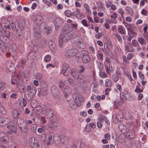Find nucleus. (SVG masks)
<instances>
[{"instance_id":"28","label":"nucleus","mask_w":148,"mask_h":148,"mask_svg":"<svg viewBox=\"0 0 148 148\" xmlns=\"http://www.w3.org/2000/svg\"><path fill=\"white\" fill-rule=\"evenodd\" d=\"M125 26L127 28L128 32L133 31V26L130 24L126 23L125 24Z\"/></svg>"},{"instance_id":"40","label":"nucleus","mask_w":148,"mask_h":148,"mask_svg":"<svg viewBox=\"0 0 148 148\" xmlns=\"http://www.w3.org/2000/svg\"><path fill=\"white\" fill-rule=\"evenodd\" d=\"M65 14L68 17H69L72 15V12L69 10H67L64 12Z\"/></svg>"},{"instance_id":"47","label":"nucleus","mask_w":148,"mask_h":148,"mask_svg":"<svg viewBox=\"0 0 148 148\" xmlns=\"http://www.w3.org/2000/svg\"><path fill=\"white\" fill-rule=\"evenodd\" d=\"M138 74L139 77L141 79L144 80L145 79L144 75L141 71H139Z\"/></svg>"},{"instance_id":"17","label":"nucleus","mask_w":148,"mask_h":148,"mask_svg":"<svg viewBox=\"0 0 148 148\" xmlns=\"http://www.w3.org/2000/svg\"><path fill=\"white\" fill-rule=\"evenodd\" d=\"M40 139L42 141L41 144V147L42 148H46V135L44 134H41Z\"/></svg>"},{"instance_id":"30","label":"nucleus","mask_w":148,"mask_h":148,"mask_svg":"<svg viewBox=\"0 0 148 148\" xmlns=\"http://www.w3.org/2000/svg\"><path fill=\"white\" fill-rule=\"evenodd\" d=\"M93 86L92 89V91L94 93L97 92L98 88V84L96 82H94L93 83Z\"/></svg>"},{"instance_id":"38","label":"nucleus","mask_w":148,"mask_h":148,"mask_svg":"<svg viewBox=\"0 0 148 148\" xmlns=\"http://www.w3.org/2000/svg\"><path fill=\"white\" fill-rule=\"evenodd\" d=\"M99 76L101 78H105L106 77H107L108 76L106 73L103 71H101L99 73Z\"/></svg>"},{"instance_id":"18","label":"nucleus","mask_w":148,"mask_h":148,"mask_svg":"<svg viewBox=\"0 0 148 148\" xmlns=\"http://www.w3.org/2000/svg\"><path fill=\"white\" fill-rule=\"evenodd\" d=\"M68 66L69 65L67 64L64 63L63 65L62 69L61 72L62 74H63L66 77L68 76V74L66 73V71Z\"/></svg>"},{"instance_id":"63","label":"nucleus","mask_w":148,"mask_h":148,"mask_svg":"<svg viewBox=\"0 0 148 148\" xmlns=\"http://www.w3.org/2000/svg\"><path fill=\"white\" fill-rule=\"evenodd\" d=\"M104 137L106 140H109L110 138V135L109 134L107 133L104 135Z\"/></svg>"},{"instance_id":"64","label":"nucleus","mask_w":148,"mask_h":148,"mask_svg":"<svg viewBox=\"0 0 148 148\" xmlns=\"http://www.w3.org/2000/svg\"><path fill=\"white\" fill-rule=\"evenodd\" d=\"M89 125L90 127L92 129H94L96 127V124L95 123H89Z\"/></svg>"},{"instance_id":"10","label":"nucleus","mask_w":148,"mask_h":148,"mask_svg":"<svg viewBox=\"0 0 148 148\" xmlns=\"http://www.w3.org/2000/svg\"><path fill=\"white\" fill-rule=\"evenodd\" d=\"M62 138L67 139L66 136L63 135H59L57 134H55L53 137V139L55 141V143H59L60 141L62 142H64Z\"/></svg>"},{"instance_id":"54","label":"nucleus","mask_w":148,"mask_h":148,"mask_svg":"<svg viewBox=\"0 0 148 148\" xmlns=\"http://www.w3.org/2000/svg\"><path fill=\"white\" fill-rule=\"evenodd\" d=\"M116 118L120 122H122L123 121V119L122 116H121L120 117L119 116V114H117L116 116Z\"/></svg>"},{"instance_id":"44","label":"nucleus","mask_w":148,"mask_h":148,"mask_svg":"<svg viewBox=\"0 0 148 148\" xmlns=\"http://www.w3.org/2000/svg\"><path fill=\"white\" fill-rule=\"evenodd\" d=\"M36 78L38 80H41L42 78V75L40 73H37L36 75Z\"/></svg>"},{"instance_id":"13","label":"nucleus","mask_w":148,"mask_h":148,"mask_svg":"<svg viewBox=\"0 0 148 148\" xmlns=\"http://www.w3.org/2000/svg\"><path fill=\"white\" fill-rule=\"evenodd\" d=\"M48 46L50 50L53 52H56L57 50L56 46L52 40L48 42Z\"/></svg>"},{"instance_id":"1","label":"nucleus","mask_w":148,"mask_h":148,"mask_svg":"<svg viewBox=\"0 0 148 148\" xmlns=\"http://www.w3.org/2000/svg\"><path fill=\"white\" fill-rule=\"evenodd\" d=\"M73 35L72 33L62 34L59 36L58 45L60 48L62 47L63 43H65L71 39Z\"/></svg>"},{"instance_id":"12","label":"nucleus","mask_w":148,"mask_h":148,"mask_svg":"<svg viewBox=\"0 0 148 148\" xmlns=\"http://www.w3.org/2000/svg\"><path fill=\"white\" fill-rule=\"evenodd\" d=\"M62 20L60 18L57 17L55 18L54 22L56 30H58L60 28L62 24Z\"/></svg>"},{"instance_id":"26","label":"nucleus","mask_w":148,"mask_h":148,"mask_svg":"<svg viewBox=\"0 0 148 148\" xmlns=\"http://www.w3.org/2000/svg\"><path fill=\"white\" fill-rule=\"evenodd\" d=\"M126 10L127 14L130 16H132L133 14V11L132 9L130 7L127 6L126 7Z\"/></svg>"},{"instance_id":"43","label":"nucleus","mask_w":148,"mask_h":148,"mask_svg":"<svg viewBox=\"0 0 148 148\" xmlns=\"http://www.w3.org/2000/svg\"><path fill=\"white\" fill-rule=\"evenodd\" d=\"M75 57L76 58L78 59L80 58L82 56L81 55H82V51L81 52H79L78 51L76 53H75Z\"/></svg>"},{"instance_id":"46","label":"nucleus","mask_w":148,"mask_h":148,"mask_svg":"<svg viewBox=\"0 0 148 148\" xmlns=\"http://www.w3.org/2000/svg\"><path fill=\"white\" fill-rule=\"evenodd\" d=\"M134 92H136L137 93H139L140 92H143V90L142 89L139 88L138 86H137L134 90Z\"/></svg>"},{"instance_id":"24","label":"nucleus","mask_w":148,"mask_h":148,"mask_svg":"<svg viewBox=\"0 0 148 148\" xmlns=\"http://www.w3.org/2000/svg\"><path fill=\"white\" fill-rule=\"evenodd\" d=\"M98 8L100 9L101 11H104L105 10V8L104 4L101 2L98 1L97 3Z\"/></svg>"},{"instance_id":"52","label":"nucleus","mask_w":148,"mask_h":148,"mask_svg":"<svg viewBox=\"0 0 148 148\" xmlns=\"http://www.w3.org/2000/svg\"><path fill=\"white\" fill-rule=\"evenodd\" d=\"M77 80H78L77 81H78V82L80 84L84 83V81H85L84 80V79H83V78L82 77V78H80V77H78V78H77Z\"/></svg>"},{"instance_id":"53","label":"nucleus","mask_w":148,"mask_h":148,"mask_svg":"<svg viewBox=\"0 0 148 148\" xmlns=\"http://www.w3.org/2000/svg\"><path fill=\"white\" fill-rule=\"evenodd\" d=\"M141 13L143 15H145V16H147L148 15V12L147 11L144 9H143L141 11Z\"/></svg>"},{"instance_id":"60","label":"nucleus","mask_w":148,"mask_h":148,"mask_svg":"<svg viewBox=\"0 0 148 148\" xmlns=\"http://www.w3.org/2000/svg\"><path fill=\"white\" fill-rule=\"evenodd\" d=\"M115 36L117 38L119 41H122V38L119 35L116 33L115 34Z\"/></svg>"},{"instance_id":"19","label":"nucleus","mask_w":148,"mask_h":148,"mask_svg":"<svg viewBox=\"0 0 148 148\" xmlns=\"http://www.w3.org/2000/svg\"><path fill=\"white\" fill-rule=\"evenodd\" d=\"M73 31V29L71 26H65L63 30V34H67Z\"/></svg>"},{"instance_id":"50","label":"nucleus","mask_w":148,"mask_h":148,"mask_svg":"<svg viewBox=\"0 0 148 148\" xmlns=\"http://www.w3.org/2000/svg\"><path fill=\"white\" fill-rule=\"evenodd\" d=\"M132 44L133 46L134 47H137L138 46H139L138 44V43L137 41H136V40H133L132 41Z\"/></svg>"},{"instance_id":"23","label":"nucleus","mask_w":148,"mask_h":148,"mask_svg":"<svg viewBox=\"0 0 148 148\" xmlns=\"http://www.w3.org/2000/svg\"><path fill=\"white\" fill-rule=\"evenodd\" d=\"M12 114L14 119H17L18 118L20 114V113L18 110L15 109L13 110Z\"/></svg>"},{"instance_id":"5","label":"nucleus","mask_w":148,"mask_h":148,"mask_svg":"<svg viewBox=\"0 0 148 148\" xmlns=\"http://www.w3.org/2000/svg\"><path fill=\"white\" fill-rule=\"evenodd\" d=\"M82 53L83 55L82 57V61L84 63H87L90 62L91 60V58L88 54L89 52L86 50L82 51Z\"/></svg>"},{"instance_id":"20","label":"nucleus","mask_w":148,"mask_h":148,"mask_svg":"<svg viewBox=\"0 0 148 148\" xmlns=\"http://www.w3.org/2000/svg\"><path fill=\"white\" fill-rule=\"evenodd\" d=\"M54 139L52 135H49L47 139V145H50L53 144Z\"/></svg>"},{"instance_id":"56","label":"nucleus","mask_w":148,"mask_h":148,"mask_svg":"<svg viewBox=\"0 0 148 148\" xmlns=\"http://www.w3.org/2000/svg\"><path fill=\"white\" fill-rule=\"evenodd\" d=\"M89 49L91 53H92L93 54H95V49L94 47L92 46H89Z\"/></svg>"},{"instance_id":"3","label":"nucleus","mask_w":148,"mask_h":148,"mask_svg":"<svg viewBox=\"0 0 148 148\" xmlns=\"http://www.w3.org/2000/svg\"><path fill=\"white\" fill-rule=\"evenodd\" d=\"M73 98L74 103L78 107H80L81 106L82 102H83L84 101V97L77 93H75L73 94Z\"/></svg>"},{"instance_id":"49","label":"nucleus","mask_w":148,"mask_h":148,"mask_svg":"<svg viewBox=\"0 0 148 148\" xmlns=\"http://www.w3.org/2000/svg\"><path fill=\"white\" fill-rule=\"evenodd\" d=\"M19 128L22 131L24 132H26L28 130L27 127L26 126H20Z\"/></svg>"},{"instance_id":"62","label":"nucleus","mask_w":148,"mask_h":148,"mask_svg":"<svg viewBox=\"0 0 148 148\" xmlns=\"http://www.w3.org/2000/svg\"><path fill=\"white\" fill-rule=\"evenodd\" d=\"M82 23L84 26L88 27L87 23L85 19L82 20Z\"/></svg>"},{"instance_id":"51","label":"nucleus","mask_w":148,"mask_h":148,"mask_svg":"<svg viewBox=\"0 0 148 148\" xmlns=\"http://www.w3.org/2000/svg\"><path fill=\"white\" fill-rule=\"evenodd\" d=\"M70 106L71 108L73 110H75L77 108V106L76 105H75L74 103H72L70 104Z\"/></svg>"},{"instance_id":"55","label":"nucleus","mask_w":148,"mask_h":148,"mask_svg":"<svg viewBox=\"0 0 148 148\" xmlns=\"http://www.w3.org/2000/svg\"><path fill=\"white\" fill-rule=\"evenodd\" d=\"M123 60V61L127 64H129L130 62L129 61L126 59V57L125 55H123L122 56Z\"/></svg>"},{"instance_id":"41","label":"nucleus","mask_w":148,"mask_h":148,"mask_svg":"<svg viewBox=\"0 0 148 148\" xmlns=\"http://www.w3.org/2000/svg\"><path fill=\"white\" fill-rule=\"evenodd\" d=\"M125 50L128 52H133L134 51V49L132 47L127 46L125 47Z\"/></svg>"},{"instance_id":"48","label":"nucleus","mask_w":148,"mask_h":148,"mask_svg":"<svg viewBox=\"0 0 148 148\" xmlns=\"http://www.w3.org/2000/svg\"><path fill=\"white\" fill-rule=\"evenodd\" d=\"M110 16L111 20H114L117 17V14L116 13H114Z\"/></svg>"},{"instance_id":"39","label":"nucleus","mask_w":148,"mask_h":148,"mask_svg":"<svg viewBox=\"0 0 148 148\" xmlns=\"http://www.w3.org/2000/svg\"><path fill=\"white\" fill-rule=\"evenodd\" d=\"M118 12L121 14L122 18H123L124 15V12L123 9L121 8H119L118 10Z\"/></svg>"},{"instance_id":"42","label":"nucleus","mask_w":148,"mask_h":148,"mask_svg":"<svg viewBox=\"0 0 148 148\" xmlns=\"http://www.w3.org/2000/svg\"><path fill=\"white\" fill-rule=\"evenodd\" d=\"M106 98V96L104 95H103L101 96H100L99 95H97L96 98L98 101H99L101 100V99L103 100L105 99Z\"/></svg>"},{"instance_id":"34","label":"nucleus","mask_w":148,"mask_h":148,"mask_svg":"<svg viewBox=\"0 0 148 148\" xmlns=\"http://www.w3.org/2000/svg\"><path fill=\"white\" fill-rule=\"evenodd\" d=\"M127 76V77L129 80L130 81L131 83L133 84H134L135 83V81L133 79L132 76L129 73H127L126 74Z\"/></svg>"},{"instance_id":"37","label":"nucleus","mask_w":148,"mask_h":148,"mask_svg":"<svg viewBox=\"0 0 148 148\" xmlns=\"http://www.w3.org/2000/svg\"><path fill=\"white\" fill-rule=\"evenodd\" d=\"M36 20L37 21V23L38 24L41 23L42 21V18L40 16H38L36 17Z\"/></svg>"},{"instance_id":"58","label":"nucleus","mask_w":148,"mask_h":148,"mask_svg":"<svg viewBox=\"0 0 148 148\" xmlns=\"http://www.w3.org/2000/svg\"><path fill=\"white\" fill-rule=\"evenodd\" d=\"M134 54L132 53H129L127 55V59L128 60H130L134 57Z\"/></svg>"},{"instance_id":"14","label":"nucleus","mask_w":148,"mask_h":148,"mask_svg":"<svg viewBox=\"0 0 148 148\" xmlns=\"http://www.w3.org/2000/svg\"><path fill=\"white\" fill-rule=\"evenodd\" d=\"M27 90L29 94H32L34 95L36 92V89L35 88H33L32 89L30 85H28L27 87Z\"/></svg>"},{"instance_id":"16","label":"nucleus","mask_w":148,"mask_h":148,"mask_svg":"<svg viewBox=\"0 0 148 148\" xmlns=\"http://www.w3.org/2000/svg\"><path fill=\"white\" fill-rule=\"evenodd\" d=\"M71 90L70 88L66 87L64 90L63 93L65 98H68L71 93Z\"/></svg>"},{"instance_id":"15","label":"nucleus","mask_w":148,"mask_h":148,"mask_svg":"<svg viewBox=\"0 0 148 148\" xmlns=\"http://www.w3.org/2000/svg\"><path fill=\"white\" fill-rule=\"evenodd\" d=\"M0 140L4 143H7L8 142L6 135L3 132H1L0 133Z\"/></svg>"},{"instance_id":"25","label":"nucleus","mask_w":148,"mask_h":148,"mask_svg":"<svg viewBox=\"0 0 148 148\" xmlns=\"http://www.w3.org/2000/svg\"><path fill=\"white\" fill-rule=\"evenodd\" d=\"M97 56L99 60L103 61V56L102 52L100 51H98L97 53Z\"/></svg>"},{"instance_id":"59","label":"nucleus","mask_w":148,"mask_h":148,"mask_svg":"<svg viewBox=\"0 0 148 148\" xmlns=\"http://www.w3.org/2000/svg\"><path fill=\"white\" fill-rule=\"evenodd\" d=\"M138 41L141 45H143L145 41L144 39L141 38H138Z\"/></svg>"},{"instance_id":"57","label":"nucleus","mask_w":148,"mask_h":148,"mask_svg":"<svg viewBox=\"0 0 148 148\" xmlns=\"http://www.w3.org/2000/svg\"><path fill=\"white\" fill-rule=\"evenodd\" d=\"M79 73H83L85 69V67L83 66H79Z\"/></svg>"},{"instance_id":"21","label":"nucleus","mask_w":148,"mask_h":148,"mask_svg":"<svg viewBox=\"0 0 148 148\" xmlns=\"http://www.w3.org/2000/svg\"><path fill=\"white\" fill-rule=\"evenodd\" d=\"M51 92L54 97H56L59 95L58 91V89L55 86H53L51 88Z\"/></svg>"},{"instance_id":"45","label":"nucleus","mask_w":148,"mask_h":148,"mask_svg":"<svg viewBox=\"0 0 148 148\" xmlns=\"http://www.w3.org/2000/svg\"><path fill=\"white\" fill-rule=\"evenodd\" d=\"M112 78L113 80L115 82H117L119 79V77L118 76L116 75H113Z\"/></svg>"},{"instance_id":"35","label":"nucleus","mask_w":148,"mask_h":148,"mask_svg":"<svg viewBox=\"0 0 148 148\" xmlns=\"http://www.w3.org/2000/svg\"><path fill=\"white\" fill-rule=\"evenodd\" d=\"M129 36H131V37L134 38L137 35V33L133 32V31L128 32Z\"/></svg>"},{"instance_id":"36","label":"nucleus","mask_w":148,"mask_h":148,"mask_svg":"<svg viewBox=\"0 0 148 148\" xmlns=\"http://www.w3.org/2000/svg\"><path fill=\"white\" fill-rule=\"evenodd\" d=\"M105 85L107 87L111 86L112 84L111 81L109 79H106L105 80Z\"/></svg>"},{"instance_id":"4","label":"nucleus","mask_w":148,"mask_h":148,"mask_svg":"<svg viewBox=\"0 0 148 148\" xmlns=\"http://www.w3.org/2000/svg\"><path fill=\"white\" fill-rule=\"evenodd\" d=\"M121 100L123 103L126 102L127 100L131 97L130 94L127 91L124 90L120 94Z\"/></svg>"},{"instance_id":"7","label":"nucleus","mask_w":148,"mask_h":148,"mask_svg":"<svg viewBox=\"0 0 148 148\" xmlns=\"http://www.w3.org/2000/svg\"><path fill=\"white\" fill-rule=\"evenodd\" d=\"M29 143L30 146L32 148H40V146L37 143V141L35 140L34 137H32L29 140Z\"/></svg>"},{"instance_id":"33","label":"nucleus","mask_w":148,"mask_h":148,"mask_svg":"<svg viewBox=\"0 0 148 148\" xmlns=\"http://www.w3.org/2000/svg\"><path fill=\"white\" fill-rule=\"evenodd\" d=\"M59 86L62 90L64 88V89L65 88H66V87H67L65 85L64 83L62 81H60L59 82Z\"/></svg>"},{"instance_id":"9","label":"nucleus","mask_w":148,"mask_h":148,"mask_svg":"<svg viewBox=\"0 0 148 148\" xmlns=\"http://www.w3.org/2000/svg\"><path fill=\"white\" fill-rule=\"evenodd\" d=\"M10 119L7 117H0V126L3 127L11 123Z\"/></svg>"},{"instance_id":"8","label":"nucleus","mask_w":148,"mask_h":148,"mask_svg":"<svg viewBox=\"0 0 148 148\" xmlns=\"http://www.w3.org/2000/svg\"><path fill=\"white\" fill-rule=\"evenodd\" d=\"M78 50L76 49L69 50L66 52L65 56L66 57L69 58L75 55V53L78 52Z\"/></svg>"},{"instance_id":"61","label":"nucleus","mask_w":148,"mask_h":148,"mask_svg":"<svg viewBox=\"0 0 148 148\" xmlns=\"http://www.w3.org/2000/svg\"><path fill=\"white\" fill-rule=\"evenodd\" d=\"M119 129L122 130V129L124 130L125 129V127L123 124H121L119 125Z\"/></svg>"},{"instance_id":"31","label":"nucleus","mask_w":148,"mask_h":148,"mask_svg":"<svg viewBox=\"0 0 148 148\" xmlns=\"http://www.w3.org/2000/svg\"><path fill=\"white\" fill-rule=\"evenodd\" d=\"M114 108L115 109L118 108L119 107L121 106L122 105V103H123L122 101H121H121H118L117 102H116L115 101H114Z\"/></svg>"},{"instance_id":"11","label":"nucleus","mask_w":148,"mask_h":148,"mask_svg":"<svg viewBox=\"0 0 148 148\" xmlns=\"http://www.w3.org/2000/svg\"><path fill=\"white\" fill-rule=\"evenodd\" d=\"M75 44L77 47L79 48L84 49L85 47V44L82 41V39L80 38L75 40Z\"/></svg>"},{"instance_id":"27","label":"nucleus","mask_w":148,"mask_h":148,"mask_svg":"<svg viewBox=\"0 0 148 148\" xmlns=\"http://www.w3.org/2000/svg\"><path fill=\"white\" fill-rule=\"evenodd\" d=\"M84 7L85 9L86 12L87 13L89 14H91V11L90 9V7L88 4L86 3L84 4Z\"/></svg>"},{"instance_id":"22","label":"nucleus","mask_w":148,"mask_h":148,"mask_svg":"<svg viewBox=\"0 0 148 148\" xmlns=\"http://www.w3.org/2000/svg\"><path fill=\"white\" fill-rule=\"evenodd\" d=\"M79 73L78 70L75 69H73L71 70V74L75 78H78V77L79 76Z\"/></svg>"},{"instance_id":"32","label":"nucleus","mask_w":148,"mask_h":148,"mask_svg":"<svg viewBox=\"0 0 148 148\" xmlns=\"http://www.w3.org/2000/svg\"><path fill=\"white\" fill-rule=\"evenodd\" d=\"M118 31L121 34H125V31L124 27L122 26H119L118 27Z\"/></svg>"},{"instance_id":"29","label":"nucleus","mask_w":148,"mask_h":148,"mask_svg":"<svg viewBox=\"0 0 148 148\" xmlns=\"http://www.w3.org/2000/svg\"><path fill=\"white\" fill-rule=\"evenodd\" d=\"M103 122V119L101 118L98 122L97 123V125L98 127L100 129H101L103 126L102 123Z\"/></svg>"},{"instance_id":"6","label":"nucleus","mask_w":148,"mask_h":148,"mask_svg":"<svg viewBox=\"0 0 148 148\" xmlns=\"http://www.w3.org/2000/svg\"><path fill=\"white\" fill-rule=\"evenodd\" d=\"M16 125L15 123H13L11 122V123L10 125H8L7 127L10 130L8 132L9 134H12L15 133L16 130Z\"/></svg>"},{"instance_id":"2","label":"nucleus","mask_w":148,"mask_h":148,"mask_svg":"<svg viewBox=\"0 0 148 148\" xmlns=\"http://www.w3.org/2000/svg\"><path fill=\"white\" fill-rule=\"evenodd\" d=\"M58 126V119L56 115H53L50 118V122L48 127V129H51L53 130L56 129Z\"/></svg>"}]
</instances>
